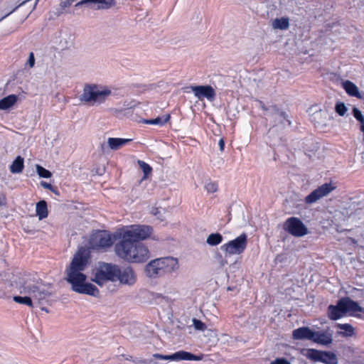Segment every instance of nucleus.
I'll use <instances>...</instances> for the list:
<instances>
[{
  "instance_id": "obj_1",
  "label": "nucleus",
  "mask_w": 364,
  "mask_h": 364,
  "mask_svg": "<svg viewBox=\"0 0 364 364\" xmlns=\"http://www.w3.org/2000/svg\"><path fill=\"white\" fill-rule=\"evenodd\" d=\"M88 260L89 255L83 248L80 249L65 269V280L71 285L73 291L97 296L99 289L94 284L86 282L87 276L82 273L88 265Z\"/></svg>"
},
{
  "instance_id": "obj_2",
  "label": "nucleus",
  "mask_w": 364,
  "mask_h": 364,
  "mask_svg": "<svg viewBox=\"0 0 364 364\" xmlns=\"http://www.w3.org/2000/svg\"><path fill=\"white\" fill-rule=\"evenodd\" d=\"M114 251L119 257L129 262L141 263L149 258L148 248L140 242L120 239L115 244Z\"/></svg>"
},
{
  "instance_id": "obj_3",
  "label": "nucleus",
  "mask_w": 364,
  "mask_h": 364,
  "mask_svg": "<svg viewBox=\"0 0 364 364\" xmlns=\"http://www.w3.org/2000/svg\"><path fill=\"white\" fill-rule=\"evenodd\" d=\"M19 289L21 294L30 295L40 304L53 294L51 291L46 288V285L37 280L32 279L30 276L20 279Z\"/></svg>"
},
{
  "instance_id": "obj_4",
  "label": "nucleus",
  "mask_w": 364,
  "mask_h": 364,
  "mask_svg": "<svg viewBox=\"0 0 364 364\" xmlns=\"http://www.w3.org/2000/svg\"><path fill=\"white\" fill-rule=\"evenodd\" d=\"M111 94V90L107 87L97 84H86L79 100L83 105H100L104 103Z\"/></svg>"
},
{
  "instance_id": "obj_5",
  "label": "nucleus",
  "mask_w": 364,
  "mask_h": 364,
  "mask_svg": "<svg viewBox=\"0 0 364 364\" xmlns=\"http://www.w3.org/2000/svg\"><path fill=\"white\" fill-rule=\"evenodd\" d=\"M152 228L145 225H132L117 230L114 232L115 238L139 242L148 238L151 232Z\"/></svg>"
},
{
  "instance_id": "obj_6",
  "label": "nucleus",
  "mask_w": 364,
  "mask_h": 364,
  "mask_svg": "<svg viewBox=\"0 0 364 364\" xmlns=\"http://www.w3.org/2000/svg\"><path fill=\"white\" fill-rule=\"evenodd\" d=\"M117 240L118 238H115L114 234L111 235L107 230H96L90 237L89 245L92 250H102L112 246Z\"/></svg>"
},
{
  "instance_id": "obj_7",
  "label": "nucleus",
  "mask_w": 364,
  "mask_h": 364,
  "mask_svg": "<svg viewBox=\"0 0 364 364\" xmlns=\"http://www.w3.org/2000/svg\"><path fill=\"white\" fill-rule=\"evenodd\" d=\"M201 359V356L196 355L190 352L179 350L171 355L154 353L150 358L147 359V364H164L159 362L160 360H200Z\"/></svg>"
},
{
  "instance_id": "obj_8",
  "label": "nucleus",
  "mask_w": 364,
  "mask_h": 364,
  "mask_svg": "<svg viewBox=\"0 0 364 364\" xmlns=\"http://www.w3.org/2000/svg\"><path fill=\"white\" fill-rule=\"evenodd\" d=\"M117 264L102 263L97 269L95 277L92 279L99 286H102L106 282H116Z\"/></svg>"
},
{
  "instance_id": "obj_9",
  "label": "nucleus",
  "mask_w": 364,
  "mask_h": 364,
  "mask_svg": "<svg viewBox=\"0 0 364 364\" xmlns=\"http://www.w3.org/2000/svg\"><path fill=\"white\" fill-rule=\"evenodd\" d=\"M247 246V235L241 234L235 239L229 241L220 246V250L225 253V256H230L242 254Z\"/></svg>"
},
{
  "instance_id": "obj_10",
  "label": "nucleus",
  "mask_w": 364,
  "mask_h": 364,
  "mask_svg": "<svg viewBox=\"0 0 364 364\" xmlns=\"http://www.w3.org/2000/svg\"><path fill=\"white\" fill-rule=\"evenodd\" d=\"M265 119L269 121V124L273 127L281 126L285 128L287 126L290 127L291 125L287 113L279 109L275 105L270 106L269 113Z\"/></svg>"
},
{
  "instance_id": "obj_11",
  "label": "nucleus",
  "mask_w": 364,
  "mask_h": 364,
  "mask_svg": "<svg viewBox=\"0 0 364 364\" xmlns=\"http://www.w3.org/2000/svg\"><path fill=\"white\" fill-rule=\"evenodd\" d=\"M283 229L291 235L296 237H303L309 233L307 227L296 217L287 218L283 224Z\"/></svg>"
},
{
  "instance_id": "obj_12",
  "label": "nucleus",
  "mask_w": 364,
  "mask_h": 364,
  "mask_svg": "<svg viewBox=\"0 0 364 364\" xmlns=\"http://www.w3.org/2000/svg\"><path fill=\"white\" fill-rule=\"evenodd\" d=\"M307 358L315 362H321L325 364H337L338 358L336 355L331 351H322L314 348L306 350Z\"/></svg>"
},
{
  "instance_id": "obj_13",
  "label": "nucleus",
  "mask_w": 364,
  "mask_h": 364,
  "mask_svg": "<svg viewBox=\"0 0 364 364\" xmlns=\"http://www.w3.org/2000/svg\"><path fill=\"white\" fill-rule=\"evenodd\" d=\"M116 274V282L119 281L121 284L132 286L136 282V273L130 266L119 267L117 265Z\"/></svg>"
},
{
  "instance_id": "obj_14",
  "label": "nucleus",
  "mask_w": 364,
  "mask_h": 364,
  "mask_svg": "<svg viewBox=\"0 0 364 364\" xmlns=\"http://www.w3.org/2000/svg\"><path fill=\"white\" fill-rule=\"evenodd\" d=\"M336 188L331 183H326L321 186L318 187L316 189L313 191L310 194L306 196L304 199V202L306 204H312L316 202L318 200L321 198L327 196L332 191Z\"/></svg>"
},
{
  "instance_id": "obj_15",
  "label": "nucleus",
  "mask_w": 364,
  "mask_h": 364,
  "mask_svg": "<svg viewBox=\"0 0 364 364\" xmlns=\"http://www.w3.org/2000/svg\"><path fill=\"white\" fill-rule=\"evenodd\" d=\"M191 90L195 96L199 100L207 98L212 101L215 97V92L210 85H196L192 86Z\"/></svg>"
},
{
  "instance_id": "obj_16",
  "label": "nucleus",
  "mask_w": 364,
  "mask_h": 364,
  "mask_svg": "<svg viewBox=\"0 0 364 364\" xmlns=\"http://www.w3.org/2000/svg\"><path fill=\"white\" fill-rule=\"evenodd\" d=\"M162 274L171 273L178 269V262L176 258L172 257L158 258Z\"/></svg>"
},
{
  "instance_id": "obj_17",
  "label": "nucleus",
  "mask_w": 364,
  "mask_h": 364,
  "mask_svg": "<svg viewBox=\"0 0 364 364\" xmlns=\"http://www.w3.org/2000/svg\"><path fill=\"white\" fill-rule=\"evenodd\" d=\"M340 306H342L343 310L346 314L349 312H362L363 309L359 306V304L350 299L349 297H343L339 300Z\"/></svg>"
},
{
  "instance_id": "obj_18",
  "label": "nucleus",
  "mask_w": 364,
  "mask_h": 364,
  "mask_svg": "<svg viewBox=\"0 0 364 364\" xmlns=\"http://www.w3.org/2000/svg\"><path fill=\"white\" fill-rule=\"evenodd\" d=\"M314 331L309 327H300L293 331L292 338L295 340H309L313 341Z\"/></svg>"
},
{
  "instance_id": "obj_19",
  "label": "nucleus",
  "mask_w": 364,
  "mask_h": 364,
  "mask_svg": "<svg viewBox=\"0 0 364 364\" xmlns=\"http://www.w3.org/2000/svg\"><path fill=\"white\" fill-rule=\"evenodd\" d=\"M161 271L158 259L151 260L145 267L146 274L150 278H156L163 276Z\"/></svg>"
},
{
  "instance_id": "obj_20",
  "label": "nucleus",
  "mask_w": 364,
  "mask_h": 364,
  "mask_svg": "<svg viewBox=\"0 0 364 364\" xmlns=\"http://www.w3.org/2000/svg\"><path fill=\"white\" fill-rule=\"evenodd\" d=\"M332 336V332L328 331H314L312 341L320 345L328 346L333 342Z\"/></svg>"
},
{
  "instance_id": "obj_21",
  "label": "nucleus",
  "mask_w": 364,
  "mask_h": 364,
  "mask_svg": "<svg viewBox=\"0 0 364 364\" xmlns=\"http://www.w3.org/2000/svg\"><path fill=\"white\" fill-rule=\"evenodd\" d=\"M328 318L331 320H338L341 318L345 313L343 310L342 306H340V302L338 301L336 305H330L328 307Z\"/></svg>"
},
{
  "instance_id": "obj_22",
  "label": "nucleus",
  "mask_w": 364,
  "mask_h": 364,
  "mask_svg": "<svg viewBox=\"0 0 364 364\" xmlns=\"http://www.w3.org/2000/svg\"><path fill=\"white\" fill-rule=\"evenodd\" d=\"M343 87L347 94L352 97H355L358 99H363V96L360 93L358 87L351 81L346 80L343 81Z\"/></svg>"
},
{
  "instance_id": "obj_23",
  "label": "nucleus",
  "mask_w": 364,
  "mask_h": 364,
  "mask_svg": "<svg viewBox=\"0 0 364 364\" xmlns=\"http://www.w3.org/2000/svg\"><path fill=\"white\" fill-rule=\"evenodd\" d=\"M131 141V139L109 137L107 139V144L110 149L116 151L121 149L123 146L126 145Z\"/></svg>"
},
{
  "instance_id": "obj_24",
  "label": "nucleus",
  "mask_w": 364,
  "mask_h": 364,
  "mask_svg": "<svg viewBox=\"0 0 364 364\" xmlns=\"http://www.w3.org/2000/svg\"><path fill=\"white\" fill-rule=\"evenodd\" d=\"M328 113L326 111L319 110L311 115V121L316 125H325L327 121Z\"/></svg>"
},
{
  "instance_id": "obj_25",
  "label": "nucleus",
  "mask_w": 364,
  "mask_h": 364,
  "mask_svg": "<svg viewBox=\"0 0 364 364\" xmlns=\"http://www.w3.org/2000/svg\"><path fill=\"white\" fill-rule=\"evenodd\" d=\"M18 100L16 95H9L0 100V110H5L11 107Z\"/></svg>"
},
{
  "instance_id": "obj_26",
  "label": "nucleus",
  "mask_w": 364,
  "mask_h": 364,
  "mask_svg": "<svg viewBox=\"0 0 364 364\" xmlns=\"http://www.w3.org/2000/svg\"><path fill=\"white\" fill-rule=\"evenodd\" d=\"M24 167V160L21 156H18L10 166V171L12 173H20Z\"/></svg>"
},
{
  "instance_id": "obj_27",
  "label": "nucleus",
  "mask_w": 364,
  "mask_h": 364,
  "mask_svg": "<svg viewBox=\"0 0 364 364\" xmlns=\"http://www.w3.org/2000/svg\"><path fill=\"white\" fill-rule=\"evenodd\" d=\"M36 215L40 220L48 217V206L46 200H42L36 203Z\"/></svg>"
},
{
  "instance_id": "obj_28",
  "label": "nucleus",
  "mask_w": 364,
  "mask_h": 364,
  "mask_svg": "<svg viewBox=\"0 0 364 364\" xmlns=\"http://www.w3.org/2000/svg\"><path fill=\"white\" fill-rule=\"evenodd\" d=\"M272 27L274 29H287L289 27V18L285 17L275 18L272 22Z\"/></svg>"
},
{
  "instance_id": "obj_29",
  "label": "nucleus",
  "mask_w": 364,
  "mask_h": 364,
  "mask_svg": "<svg viewBox=\"0 0 364 364\" xmlns=\"http://www.w3.org/2000/svg\"><path fill=\"white\" fill-rule=\"evenodd\" d=\"M337 327L341 330L345 331L338 332V334L343 337L352 336L354 334V328L349 323H338Z\"/></svg>"
},
{
  "instance_id": "obj_30",
  "label": "nucleus",
  "mask_w": 364,
  "mask_h": 364,
  "mask_svg": "<svg viewBox=\"0 0 364 364\" xmlns=\"http://www.w3.org/2000/svg\"><path fill=\"white\" fill-rule=\"evenodd\" d=\"M223 240V237L220 233L215 232L211 233L208 235L206 240L207 244L210 246H216L220 244Z\"/></svg>"
},
{
  "instance_id": "obj_31",
  "label": "nucleus",
  "mask_w": 364,
  "mask_h": 364,
  "mask_svg": "<svg viewBox=\"0 0 364 364\" xmlns=\"http://www.w3.org/2000/svg\"><path fill=\"white\" fill-rule=\"evenodd\" d=\"M96 4L97 7H95V9L104 10L114 6L117 2L115 0H97Z\"/></svg>"
},
{
  "instance_id": "obj_32",
  "label": "nucleus",
  "mask_w": 364,
  "mask_h": 364,
  "mask_svg": "<svg viewBox=\"0 0 364 364\" xmlns=\"http://www.w3.org/2000/svg\"><path fill=\"white\" fill-rule=\"evenodd\" d=\"M170 119V115L167 114L164 117V118L158 117L155 119H144L143 122L146 124H154V125H164Z\"/></svg>"
},
{
  "instance_id": "obj_33",
  "label": "nucleus",
  "mask_w": 364,
  "mask_h": 364,
  "mask_svg": "<svg viewBox=\"0 0 364 364\" xmlns=\"http://www.w3.org/2000/svg\"><path fill=\"white\" fill-rule=\"evenodd\" d=\"M13 300L18 304H24L29 307H33V301L31 297L29 296H14L13 297Z\"/></svg>"
},
{
  "instance_id": "obj_34",
  "label": "nucleus",
  "mask_w": 364,
  "mask_h": 364,
  "mask_svg": "<svg viewBox=\"0 0 364 364\" xmlns=\"http://www.w3.org/2000/svg\"><path fill=\"white\" fill-rule=\"evenodd\" d=\"M138 164L144 173L142 179H145L151 173L152 168L148 164L141 160H138Z\"/></svg>"
},
{
  "instance_id": "obj_35",
  "label": "nucleus",
  "mask_w": 364,
  "mask_h": 364,
  "mask_svg": "<svg viewBox=\"0 0 364 364\" xmlns=\"http://www.w3.org/2000/svg\"><path fill=\"white\" fill-rule=\"evenodd\" d=\"M36 171L41 178H49L52 176V173L50 171L40 165H36Z\"/></svg>"
},
{
  "instance_id": "obj_36",
  "label": "nucleus",
  "mask_w": 364,
  "mask_h": 364,
  "mask_svg": "<svg viewBox=\"0 0 364 364\" xmlns=\"http://www.w3.org/2000/svg\"><path fill=\"white\" fill-rule=\"evenodd\" d=\"M348 109L344 102H338L335 106L336 112L340 116H344L347 112Z\"/></svg>"
},
{
  "instance_id": "obj_37",
  "label": "nucleus",
  "mask_w": 364,
  "mask_h": 364,
  "mask_svg": "<svg viewBox=\"0 0 364 364\" xmlns=\"http://www.w3.org/2000/svg\"><path fill=\"white\" fill-rule=\"evenodd\" d=\"M218 183L208 180L205 184V188L208 193H213L218 191Z\"/></svg>"
},
{
  "instance_id": "obj_38",
  "label": "nucleus",
  "mask_w": 364,
  "mask_h": 364,
  "mask_svg": "<svg viewBox=\"0 0 364 364\" xmlns=\"http://www.w3.org/2000/svg\"><path fill=\"white\" fill-rule=\"evenodd\" d=\"M193 326L196 330L204 331L206 328V325L200 320L197 318L193 319Z\"/></svg>"
},
{
  "instance_id": "obj_39",
  "label": "nucleus",
  "mask_w": 364,
  "mask_h": 364,
  "mask_svg": "<svg viewBox=\"0 0 364 364\" xmlns=\"http://www.w3.org/2000/svg\"><path fill=\"white\" fill-rule=\"evenodd\" d=\"M352 114L358 122L364 119V116L361 111L355 107L353 108Z\"/></svg>"
},
{
  "instance_id": "obj_40",
  "label": "nucleus",
  "mask_w": 364,
  "mask_h": 364,
  "mask_svg": "<svg viewBox=\"0 0 364 364\" xmlns=\"http://www.w3.org/2000/svg\"><path fill=\"white\" fill-rule=\"evenodd\" d=\"M257 102H258L259 107H261V109H262V110L264 112V115L265 116V117L268 115V114L269 113V109H270V106L269 107H267L264 103L261 101V100H257Z\"/></svg>"
},
{
  "instance_id": "obj_41",
  "label": "nucleus",
  "mask_w": 364,
  "mask_h": 364,
  "mask_svg": "<svg viewBox=\"0 0 364 364\" xmlns=\"http://www.w3.org/2000/svg\"><path fill=\"white\" fill-rule=\"evenodd\" d=\"M274 360L277 364H291L290 362L285 358H278Z\"/></svg>"
},
{
  "instance_id": "obj_42",
  "label": "nucleus",
  "mask_w": 364,
  "mask_h": 364,
  "mask_svg": "<svg viewBox=\"0 0 364 364\" xmlns=\"http://www.w3.org/2000/svg\"><path fill=\"white\" fill-rule=\"evenodd\" d=\"M28 64L32 68L35 64V58L33 53H31L28 59Z\"/></svg>"
},
{
  "instance_id": "obj_43",
  "label": "nucleus",
  "mask_w": 364,
  "mask_h": 364,
  "mask_svg": "<svg viewBox=\"0 0 364 364\" xmlns=\"http://www.w3.org/2000/svg\"><path fill=\"white\" fill-rule=\"evenodd\" d=\"M41 185L44 188L48 189V190H50L51 191H54L53 187L52 186V185L50 183H47L46 181H41Z\"/></svg>"
},
{
  "instance_id": "obj_44",
  "label": "nucleus",
  "mask_w": 364,
  "mask_h": 364,
  "mask_svg": "<svg viewBox=\"0 0 364 364\" xmlns=\"http://www.w3.org/2000/svg\"><path fill=\"white\" fill-rule=\"evenodd\" d=\"M60 6L63 9L69 7L71 5L70 0H63L60 2Z\"/></svg>"
},
{
  "instance_id": "obj_45",
  "label": "nucleus",
  "mask_w": 364,
  "mask_h": 364,
  "mask_svg": "<svg viewBox=\"0 0 364 364\" xmlns=\"http://www.w3.org/2000/svg\"><path fill=\"white\" fill-rule=\"evenodd\" d=\"M132 362L135 363H141V364H147V359H141L139 358H136L132 360Z\"/></svg>"
},
{
  "instance_id": "obj_46",
  "label": "nucleus",
  "mask_w": 364,
  "mask_h": 364,
  "mask_svg": "<svg viewBox=\"0 0 364 364\" xmlns=\"http://www.w3.org/2000/svg\"><path fill=\"white\" fill-rule=\"evenodd\" d=\"M97 0H82L84 5L90 6L92 4H96Z\"/></svg>"
},
{
  "instance_id": "obj_47",
  "label": "nucleus",
  "mask_w": 364,
  "mask_h": 364,
  "mask_svg": "<svg viewBox=\"0 0 364 364\" xmlns=\"http://www.w3.org/2000/svg\"><path fill=\"white\" fill-rule=\"evenodd\" d=\"M218 145L220 147V150L221 151H223L224 150V147H225V141H224L223 139H220V141L218 142Z\"/></svg>"
},
{
  "instance_id": "obj_48",
  "label": "nucleus",
  "mask_w": 364,
  "mask_h": 364,
  "mask_svg": "<svg viewBox=\"0 0 364 364\" xmlns=\"http://www.w3.org/2000/svg\"><path fill=\"white\" fill-rule=\"evenodd\" d=\"M151 213L154 215H158L160 213V211L157 208H155L152 209Z\"/></svg>"
},
{
  "instance_id": "obj_49",
  "label": "nucleus",
  "mask_w": 364,
  "mask_h": 364,
  "mask_svg": "<svg viewBox=\"0 0 364 364\" xmlns=\"http://www.w3.org/2000/svg\"><path fill=\"white\" fill-rule=\"evenodd\" d=\"M360 124V129L361 132L364 133V119L363 120L359 121Z\"/></svg>"
},
{
  "instance_id": "obj_50",
  "label": "nucleus",
  "mask_w": 364,
  "mask_h": 364,
  "mask_svg": "<svg viewBox=\"0 0 364 364\" xmlns=\"http://www.w3.org/2000/svg\"><path fill=\"white\" fill-rule=\"evenodd\" d=\"M122 356L124 357L125 359L127 360H132H132H133L132 357L131 355H122Z\"/></svg>"
},
{
  "instance_id": "obj_51",
  "label": "nucleus",
  "mask_w": 364,
  "mask_h": 364,
  "mask_svg": "<svg viewBox=\"0 0 364 364\" xmlns=\"http://www.w3.org/2000/svg\"><path fill=\"white\" fill-rule=\"evenodd\" d=\"M5 200H6L5 197H3V198H0V205H3L5 204Z\"/></svg>"
},
{
  "instance_id": "obj_52",
  "label": "nucleus",
  "mask_w": 364,
  "mask_h": 364,
  "mask_svg": "<svg viewBox=\"0 0 364 364\" xmlns=\"http://www.w3.org/2000/svg\"><path fill=\"white\" fill-rule=\"evenodd\" d=\"M82 5H84V4H83V3H82V1H79V2H77V3L75 5V7H80V6H82Z\"/></svg>"
},
{
  "instance_id": "obj_53",
  "label": "nucleus",
  "mask_w": 364,
  "mask_h": 364,
  "mask_svg": "<svg viewBox=\"0 0 364 364\" xmlns=\"http://www.w3.org/2000/svg\"><path fill=\"white\" fill-rule=\"evenodd\" d=\"M41 310H42V311H46V312H48V310L46 308H45V307H42V308H41Z\"/></svg>"
},
{
  "instance_id": "obj_54",
  "label": "nucleus",
  "mask_w": 364,
  "mask_h": 364,
  "mask_svg": "<svg viewBox=\"0 0 364 364\" xmlns=\"http://www.w3.org/2000/svg\"><path fill=\"white\" fill-rule=\"evenodd\" d=\"M232 289H233V288H232V287H228V291H231V290H232Z\"/></svg>"
},
{
  "instance_id": "obj_55",
  "label": "nucleus",
  "mask_w": 364,
  "mask_h": 364,
  "mask_svg": "<svg viewBox=\"0 0 364 364\" xmlns=\"http://www.w3.org/2000/svg\"><path fill=\"white\" fill-rule=\"evenodd\" d=\"M270 364H277V363H276L275 360H274V361L271 362Z\"/></svg>"
},
{
  "instance_id": "obj_56",
  "label": "nucleus",
  "mask_w": 364,
  "mask_h": 364,
  "mask_svg": "<svg viewBox=\"0 0 364 364\" xmlns=\"http://www.w3.org/2000/svg\"><path fill=\"white\" fill-rule=\"evenodd\" d=\"M16 9L15 8L14 9H13V11H10V14H12L14 11H15Z\"/></svg>"
},
{
  "instance_id": "obj_57",
  "label": "nucleus",
  "mask_w": 364,
  "mask_h": 364,
  "mask_svg": "<svg viewBox=\"0 0 364 364\" xmlns=\"http://www.w3.org/2000/svg\"><path fill=\"white\" fill-rule=\"evenodd\" d=\"M16 9L15 8L14 9H13V11H10V14H12L14 11H15Z\"/></svg>"
}]
</instances>
